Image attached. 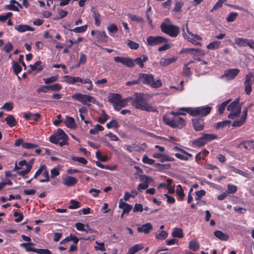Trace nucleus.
Here are the masks:
<instances>
[{
    "mask_svg": "<svg viewBox=\"0 0 254 254\" xmlns=\"http://www.w3.org/2000/svg\"><path fill=\"white\" fill-rule=\"evenodd\" d=\"M134 106L138 109L145 110L147 112H155L157 110L155 107L147 103L141 94H137L133 102Z\"/></svg>",
    "mask_w": 254,
    "mask_h": 254,
    "instance_id": "f257e3e1",
    "label": "nucleus"
},
{
    "mask_svg": "<svg viewBox=\"0 0 254 254\" xmlns=\"http://www.w3.org/2000/svg\"><path fill=\"white\" fill-rule=\"evenodd\" d=\"M139 83L149 85L154 88H158L162 86V83L160 79L154 80V76L151 74L140 73L139 74Z\"/></svg>",
    "mask_w": 254,
    "mask_h": 254,
    "instance_id": "f03ea898",
    "label": "nucleus"
},
{
    "mask_svg": "<svg viewBox=\"0 0 254 254\" xmlns=\"http://www.w3.org/2000/svg\"><path fill=\"white\" fill-rule=\"evenodd\" d=\"M161 31L172 37H176L180 32V28L174 25H173L170 20L166 18L161 24Z\"/></svg>",
    "mask_w": 254,
    "mask_h": 254,
    "instance_id": "7ed1b4c3",
    "label": "nucleus"
},
{
    "mask_svg": "<svg viewBox=\"0 0 254 254\" xmlns=\"http://www.w3.org/2000/svg\"><path fill=\"white\" fill-rule=\"evenodd\" d=\"M183 35L184 38L187 40L189 42L192 43L195 46H201V44L199 41L202 40V38L197 34H193L190 32L188 27V25L186 24L184 26L183 29Z\"/></svg>",
    "mask_w": 254,
    "mask_h": 254,
    "instance_id": "20e7f679",
    "label": "nucleus"
},
{
    "mask_svg": "<svg viewBox=\"0 0 254 254\" xmlns=\"http://www.w3.org/2000/svg\"><path fill=\"white\" fill-rule=\"evenodd\" d=\"M73 99L78 101L83 105L89 106V103L96 105L99 104V102L94 97L88 94H83L80 93H75L71 96Z\"/></svg>",
    "mask_w": 254,
    "mask_h": 254,
    "instance_id": "39448f33",
    "label": "nucleus"
},
{
    "mask_svg": "<svg viewBox=\"0 0 254 254\" xmlns=\"http://www.w3.org/2000/svg\"><path fill=\"white\" fill-rule=\"evenodd\" d=\"M191 116H205L209 114L211 108L209 106L199 107L196 108L189 107L187 108H183Z\"/></svg>",
    "mask_w": 254,
    "mask_h": 254,
    "instance_id": "423d86ee",
    "label": "nucleus"
},
{
    "mask_svg": "<svg viewBox=\"0 0 254 254\" xmlns=\"http://www.w3.org/2000/svg\"><path fill=\"white\" fill-rule=\"evenodd\" d=\"M241 105L239 103V99H236L228 105L227 110L230 112L228 115L229 119H233L239 115L241 111Z\"/></svg>",
    "mask_w": 254,
    "mask_h": 254,
    "instance_id": "0eeeda50",
    "label": "nucleus"
},
{
    "mask_svg": "<svg viewBox=\"0 0 254 254\" xmlns=\"http://www.w3.org/2000/svg\"><path fill=\"white\" fill-rule=\"evenodd\" d=\"M163 120L166 124L172 127L182 128L186 125L185 121L179 116H175L172 119L164 116Z\"/></svg>",
    "mask_w": 254,
    "mask_h": 254,
    "instance_id": "6e6552de",
    "label": "nucleus"
},
{
    "mask_svg": "<svg viewBox=\"0 0 254 254\" xmlns=\"http://www.w3.org/2000/svg\"><path fill=\"white\" fill-rule=\"evenodd\" d=\"M65 139H67V136L61 128L58 129L57 131L50 137V142L55 144H58L59 141Z\"/></svg>",
    "mask_w": 254,
    "mask_h": 254,
    "instance_id": "1a4fd4ad",
    "label": "nucleus"
},
{
    "mask_svg": "<svg viewBox=\"0 0 254 254\" xmlns=\"http://www.w3.org/2000/svg\"><path fill=\"white\" fill-rule=\"evenodd\" d=\"M240 70L237 68L226 70L224 74L221 76V78L226 80L234 79L239 73Z\"/></svg>",
    "mask_w": 254,
    "mask_h": 254,
    "instance_id": "9d476101",
    "label": "nucleus"
},
{
    "mask_svg": "<svg viewBox=\"0 0 254 254\" xmlns=\"http://www.w3.org/2000/svg\"><path fill=\"white\" fill-rule=\"evenodd\" d=\"M147 42L149 45L154 46L167 42V40L161 36L154 37L150 36L147 38Z\"/></svg>",
    "mask_w": 254,
    "mask_h": 254,
    "instance_id": "9b49d317",
    "label": "nucleus"
},
{
    "mask_svg": "<svg viewBox=\"0 0 254 254\" xmlns=\"http://www.w3.org/2000/svg\"><path fill=\"white\" fill-rule=\"evenodd\" d=\"M254 77V73L252 72L248 73L245 77L244 82L245 91L247 95H249L252 92V78Z\"/></svg>",
    "mask_w": 254,
    "mask_h": 254,
    "instance_id": "f8f14e48",
    "label": "nucleus"
},
{
    "mask_svg": "<svg viewBox=\"0 0 254 254\" xmlns=\"http://www.w3.org/2000/svg\"><path fill=\"white\" fill-rule=\"evenodd\" d=\"M141 179L144 182L139 184L138 186L137 189L139 191H141L143 190H145L148 187V182L150 180H151L149 177L143 175L141 177Z\"/></svg>",
    "mask_w": 254,
    "mask_h": 254,
    "instance_id": "ddd939ff",
    "label": "nucleus"
},
{
    "mask_svg": "<svg viewBox=\"0 0 254 254\" xmlns=\"http://www.w3.org/2000/svg\"><path fill=\"white\" fill-rule=\"evenodd\" d=\"M239 146L241 149L244 148L246 151L254 150V140L245 141L240 143Z\"/></svg>",
    "mask_w": 254,
    "mask_h": 254,
    "instance_id": "4468645a",
    "label": "nucleus"
},
{
    "mask_svg": "<svg viewBox=\"0 0 254 254\" xmlns=\"http://www.w3.org/2000/svg\"><path fill=\"white\" fill-rule=\"evenodd\" d=\"M77 183V180L71 176H67L63 179V184L66 186H73Z\"/></svg>",
    "mask_w": 254,
    "mask_h": 254,
    "instance_id": "2eb2a0df",
    "label": "nucleus"
},
{
    "mask_svg": "<svg viewBox=\"0 0 254 254\" xmlns=\"http://www.w3.org/2000/svg\"><path fill=\"white\" fill-rule=\"evenodd\" d=\"M153 229V226L150 223H147L140 227H137V231L145 234L149 233Z\"/></svg>",
    "mask_w": 254,
    "mask_h": 254,
    "instance_id": "dca6fc26",
    "label": "nucleus"
},
{
    "mask_svg": "<svg viewBox=\"0 0 254 254\" xmlns=\"http://www.w3.org/2000/svg\"><path fill=\"white\" fill-rule=\"evenodd\" d=\"M119 207L123 209V213H127L132 209V206L128 203L124 202L122 199H120Z\"/></svg>",
    "mask_w": 254,
    "mask_h": 254,
    "instance_id": "f3484780",
    "label": "nucleus"
},
{
    "mask_svg": "<svg viewBox=\"0 0 254 254\" xmlns=\"http://www.w3.org/2000/svg\"><path fill=\"white\" fill-rule=\"evenodd\" d=\"M96 37L98 42L106 43L108 40V36L104 31H97L96 32Z\"/></svg>",
    "mask_w": 254,
    "mask_h": 254,
    "instance_id": "a211bd4d",
    "label": "nucleus"
},
{
    "mask_svg": "<svg viewBox=\"0 0 254 254\" xmlns=\"http://www.w3.org/2000/svg\"><path fill=\"white\" fill-rule=\"evenodd\" d=\"M222 47L221 42L219 41H214L209 43L206 48L207 49L210 50H217Z\"/></svg>",
    "mask_w": 254,
    "mask_h": 254,
    "instance_id": "6ab92c4d",
    "label": "nucleus"
},
{
    "mask_svg": "<svg viewBox=\"0 0 254 254\" xmlns=\"http://www.w3.org/2000/svg\"><path fill=\"white\" fill-rule=\"evenodd\" d=\"M15 29L17 30L19 32H24L28 31H33L34 29L29 25L20 24L15 26Z\"/></svg>",
    "mask_w": 254,
    "mask_h": 254,
    "instance_id": "aec40b11",
    "label": "nucleus"
},
{
    "mask_svg": "<svg viewBox=\"0 0 254 254\" xmlns=\"http://www.w3.org/2000/svg\"><path fill=\"white\" fill-rule=\"evenodd\" d=\"M194 128L196 131H200L203 129L204 126L203 121L201 119H194L192 120Z\"/></svg>",
    "mask_w": 254,
    "mask_h": 254,
    "instance_id": "412c9836",
    "label": "nucleus"
},
{
    "mask_svg": "<svg viewBox=\"0 0 254 254\" xmlns=\"http://www.w3.org/2000/svg\"><path fill=\"white\" fill-rule=\"evenodd\" d=\"M121 96L119 94H110L108 96V100L109 102L114 104V108L117 106Z\"/></svg>",
    "mask_w": 254,
    "mask_h": 254,
    "instance_id": "4be33fe9",
    "label": "nucleus"
},
{
    "mask_svg": "<svg viewBox=\"0 0 254 254\" xmlns=\"http://www.w3.org/2000/svg\"><path fill=\"white\" fill-rule=\"evenodd\" d=\"M22 8V5L15 0H11L10 1V4L7 5L8 9L13 11H19L18 7Z\"/></svg>",
    "mask_w": 254,
    "mask_h": 254,
    "instance_id": "5701e85b",
    "label": "nucleus"
},
{
    "mask_svg": "<svg viewBox=\"0 0 254 254\" xmlns=\"http://www.w3.org/2000/svg\"><path fill=\"white\" fill-rule=\"evenodd\" d=\"M129 100L130 98H129L126 99H122V98H121L117 104V106H115L114 108L116 110L119 111L121 108L125 107L127 105Z\"/></svg>",
    "mask_w": 254,
    "mask_h": 254,
    "instance_id": "b1692460",
    "label": "nucleus"
},
{
    "mask_svg": "<svg viewBox=\"0 0 254 254\" xmlns=\"http://www.w3.org/2000/svg\"><path fill=\"white\" fill-rule=\"evenodd\" d=\"M64 123L65 126L68 128H73L76 127L74 119L72 117L67 116Z\"/></svg>",
    "mask_w": 254,
    "mask_h": 254,
    "instance_id": "393cba45",
    "label": "nucleus"
},
{
    "mask_svg": "<svg viewBox=\"0 0 254 254\" xmlns=\"http://www.w3.org/2000/svg\"><path fill=\"white\" fill-rule=\"evenodd\" d=\"M177 59L175 58H172L170 59H161L160 61V64L163 66H166L172 63L175 62Z\"/></svg>",
    "mask_w": 254,
    "mask_h": 254,
    "instance_id": "a878e982",
    "label": "nucleus"
},
{
    "mask_svg": "<svg viewBox=\"0 0 254 254\" xmlns=\"http://www.w3.org/2000/svg\"><path fill=\"white\" fill-rule=\"evenodd\" d=\"M214 235L216 237L222 241H227L229 239V236L221 231H216L214 232Z\"/></svg>",
    "mask_w": 254,
    "mask_h": 254,
    "instance_id": "bb28decb",
    "label": "nucleus"
},
{
    "mask_svg": "<svg viewBox=\"0 0 254 254\" xmlns=\"http://www.w3.org/2000/svg\"><path fill=\"white\" fill-rule=\"evenodd\" d=\"M126 149L129 152H131L133 151H140L141 150V148L140 147V146L135 144L133 143L130 145H127V146Z\"/></svg>",
    "mask_w": 254,
    "mask_h": 254,
    "instance_id": "cd10ccee",
    "label": "nucleus"
},
{
    "mask_svg": "<svg viewBox=\"0 0 254 254\" xmlns=\"http://www.w3.org/2000/svg\"><path fill=\"white\" fill-rule=\"evenodd\" d=\"M34 245L35 244L33 243H22L20 245V247L25 248L27 252H33L35 253L36 249L31 247V246Z\"/></svg>",
    "mask_w": 254,
    "mask_h": 254,
    "instance_id": "c85d7f7f",
    "label": "nucleus"
},
{
    "mask_svg": "<svg viewBox=\"0 0 254 254\" xmlns=\"http://www.w3.org/2000/svg\"><path fill=\"white\" fill-rule=\"evenodd\" d=\"M189 248L190 250L195 252L199 249V244L196 241L191 240L189 243Z\"/></svg>",
    "mask_w": 254,
    "mask_h": 254,
    "instance_id": "c756f323",
    "label": "nucleus"
},
{
    "mask_svg": "<svg viewBox=\"0 0 254 254\" xmlns=\"http://www.w3.org/2000/svg\"><path fill=\"white\" fill-rule=\"evenodd\" d=\"M235 43L239 47H246L247 39L242 38H236L235 39Z\"/></svg>",
    "mask_w": 254,
    "mask_h": 254,
    "instance_id": "7c9ffc66",
    "label": "nucleus"
},
{
    "mask_svg": "<svg viewBox=\"0 0 254 254\" xmlns=\"http://www.w3.org/2000/svg\"><path fill=\"white\" fill-rule=\"evenodd\" d=\"M202 136L206 143L217 138V135L215 134H204Z\"/></svg>",
    "mask_w": 254,
    "mask_h": 254,
    "instance_id": "2f4dec72",
    "label": "nucleus"
},
{
    "mask_svg": "<svg viewBox=\"0 0 254 254\" xmlns=\"http://www.w3.org/2000/svg\"><path fill=\"white\" fill-rule=\"evenodd\" d=\"M172 235L174 237L182 238L184 237L183 230L181 228H175L172 232Z\"/></svg>",
    "mask_w": 254,
    "mask_h": 254,
    "instance_id": "473e14b6",
    "label": "nucleus"
},
{
    "mask_svg": "<svg viewBox=\"0 0 254 254\" xmlns=\"http://www.w3.org/2000/svg\"><path fill=\"white\" fill-rule=\"evenodd\" d=\"M5 121L6 122L7 124L10 127H13L16 124V122L12 115H9L5 118Z\"/></svg>",
    "mask_w": 254,
    "mask_h": 254,
    "instance_id": "72a5a7b5",
    "label": "nucleus"
},
{
    "mask_svg": "<svg viewBox=\"0 0 254 254\" xmlns=\"http://www.w3.org/2000/svg\"><path fill=\"white\" fill-rule=\"evenodd\" d=\"M176 193L178 195L179 199L182 200L184 199L185 197V193L184 192V190L180 185H178L176 187Z\"/></svg>",
    "mask_w": 254,
    "mask_h": 254,
    "instance_id": "f704fd0d",
    "label": "nucleus"
},
{
    "mask_svg": "<svg viewBox=\"0 0 254 254\" xmlns=\"http://www.w3.org/2000/svg\"><path fill=\"white\" fill-rule=\"evenodd\" d=\"M193 144L197 147H201L204 146L206 143V141H204L203 136L194 140L193 141Z\"/></svg>",
    "mask_w": 254,
    "mask_h": 254,
    "instance_id": "c9c22d12",
    "label": "nucleus"
},
{
    "mask_svg": "<svg viewBox=\"0 0 254 254\" xmlns=\"http://www.w3.org/2000/svg\"><path fill=\"white\" fill-rule=\"evenodd\" d=\"M87 28L88 25H84L80 27H76L72 29H71L70 31L76 33H81L85 32L87 30Z\"/></svg>",
    "mask_w": 254,
    "mask_h": 254,
    "instance_id": "e433bc0d",
    "label": "nucleus"
},
{
    "mask_svg": "<svg viewBox=\"0 0 254 254\" xmlns=\"http://www.w3.org/2000/svg\"><path fill=\"white\" fill-rule=\"evenodd\" d=\"M83 84H87V85L85 86L86 89L88 91H91L93 89V85L92 83V81L88 78H84Z\"/></svg>",
    "mask_w": 254,
    "mask_h": 254,
    "instance_id": "4c0bfd02",
    "label": "nucleus"
},
{
    "mask_svg": "<svg viewBox=\"0 0 254 254\" xmlns=\"http://www.w3.org/2000/svg\"><path fill=\"white\" fill-rule=\"evenodd\" d=\"M237 190V187L234 185L229 184L227 185L226 192L227 194L234 193Z\"/></svg>",
    "mask_w": 254,
    "mask_h": 254,
    "instance_id": "58836bf2",
    "label": "nucleus"
},
{
    "mask_svg": "<svg viewBox=\"0 0 254 254\" xmlns=\"http://www.w3.org/2000/svg\"><path fill=\"white\" fill-rule=\"evenodd\" d=\"M168 233L165 231H162L159 233H156L155 237L158 240H164L168 237Z\"/></svg>",
    "mask_w": 254,
    "mask_h": 254,
    "instance_id": "ea45409f",
    "label": "nucleus"
},
{
    "mask_svg": "<svg viewBox=\"0 0 254 254\" xmlns=\"http://www.w3.org/2000/svg\"><path fill=\"white\" fill-rule=\"evenodd\" d=\"M12 66L13 68V71L15 74L17 75L21 72L22 67L17 62L13 61Z\"/></svg>",
    "mask_w": 254,
    "mask_h": 254,
    "instance_id": "a19ab883",
    "label": "nucleus"
},
{
    "mask_svg": "<svg viewBox=\"0 0 254 254\" xmlns=\"http://www.w3.org/2000/svg\"><path fill=\"white\" fill-rule=\"evenodd\" d=\"M70 205H69L68 208L70 209H77L80 207V204L79 202L74 199H71L70 201Z\"/></svg>",
    "mask_w": 254,
    "mask_h": 254,
    "instance_id": "79ce46f5",
    "label": "nucleus"
},
{
    "mask_svg": "<svg viewBox=\"0 0 254 254\" xmlns=\"http://www.w3.org/2000/svg\"><path fill=\"white\" fill-rule=\"evenodd\" d=\"M175 160V158L170 156L167 154H163L160 160L161 162H164L165 161L173 162Z\"/></svg>",
    "mask_w": 254,
    "mask_h": 254,
    "instance_id": "37998d69",
    "label": "nucleus"
},
{
    "mask_svg": "<svg viewBox=\"0 0 254 254\" xmlns=\"http://www.w3.org/2000/svg\"><path fill=\"white\" fill-rule=\"evenodd\" d=\"M58 79V75H54L50 77L44 78L43 80L46 84H49L57 81Z\"/></svg>",
    "mask_w": 254,
    "mask_h": 254,
    "instance_id": "c03bdc74",
    "label": "nucleus"
},
{
    "mask_svg": "<svg viewBox=\"0 0 254 254\" xmlns=\"http://www.w3.org/2000/svg\"><path fill=\"white\" fill-rule=\"evenodd\" d=\"M124 64L129 67H132L134 65V60L129 57H125Z\"/></svg>",
    "mask_w": 254,
    "mask_h": 254,
    "instance_id": "a18cd8bd",
    "label": "nucleus"
},
{
    "mask_svg": "<svg viewBox=\"0 0 254 254\" xmlns=\"http://www.w3.org/2000/svg\"><path fill=\"white\" fill-rule=\"evenodd\" d=\"M104 129V127L100 125H96L94 128H92L90 130L89 132L91 134H96L99 131H102Z\"/></svg>",
    "mask_w": 254,
    "mask_h": 254,
    "instance_id": "49530a36",
    "label": "nucleus"
},
{
    "mask_svg": "<svg viewBox=\"0 0 254 254\" xmlns=\"http://www.w3.org/2000/svg\"><path fill=\"white\" fill-rule=\"evenodd\" d=\"M107 29L110 33V35L112 36V33H114L117 32L118 29L117 26L114 24H111L107 26Z\"/></svg>",
    "mask_w": 254,
    "mask_h": 254,
    "instance_id": "de8ad7c7",
    "label": "nucleus"
},
{
    "mask_svg": "<svg viewBox=\"0 0 254 254\" xmlns=\"http://www.w3.org/2000/svg\"><path fill=\"white\" fill-rule=\"evenodd\" d=\"M230 100H227L224 102H223L219 106L218 108V111L220 114H222L223 113L224 111L226 108V107L228 105V104L230 103Z\"/></svg>",
    "mask_w": 254,
    "mask_h": 254,
    "instance_id": "09e8293b",
    "label": "nucleus"
},
{
    "mask_svg": "<svg viewBox=\"0 0 254 254\" xmlns=\"http://www.w3.org/2000/svg\"><path fill=\"white\" fill-rule=\"evenodd\" d=\"M175 156L177 158L183 161H188L189 160V157H190L186 154H183L181 152L176 153L175 154Z\"/></svg>",
    "mask_w": 254,
    "mask_h": 254,
    "instance_id": "8fccbe9b",
    "label": "nucleus"
},
{
    "mask_svg": "<svg viewBox=\"0 0 254 254\" xmlns=\"http://www.w3.org/2000/svg\"><path fill=\"white\" fill-rule=\"evenodd\" d=\"M42 175L43 177V179L40 180V182H47L49 181V172L47 170L46 168L44 170Z\"/></svg>",
    "mask_w": 254,
    "mask_h": 254,
    "instance_id": "3c124183",
    "label": "nucleus"
},
{
    "mask_svg": "<svg viewBox=\"0 0 254 254\" xmlns=\"http://www.w3.org/2000/svg\"><path fill=\"white\" fill-rule=\"evenodd\" d=\"M50 90L52 91H59L62 89V86L59 83L49 85Z\"/></svg>",
    "mask_w": 254,
    "mask_h": 254,
    "instance_id": "603ef678",
    "label": "nucleus"
},
{
    "mask_svg": "<svg viewBox=\"0 0 254 254\" xmlns=\"http://www.w3.org/2000/svg\"><path fill=\"white\" fill-rule=\"evenodd\" d=\"M142 162L148 165H152L154 163V160L149 158L147 155H144L142 159Z\"/></svg>",
    "mask_w": 254,
    "mask_h": 254,
    "instance_id": "864d4df0",
    "label": "nucleus"
},
{
    "mask_svg": "<svg viewBox=\"0 0 254 254\" xmlns=\"http://www.w3.org/2000/svg\"><path fill=\"white\" fill-rule=\"evenodd\" d=\"M63 82L67 83L69 84H73V76L70 75H64L63 77Z\"/></svg>",
    "mask_w": 254,
    "mask_h": 254,
    "instance_id": "5fc2aeb1",
    "label": "nucleus"
},
{
    "mask_svg": "<svg viewBox=\"0 0 254 254\" xmlns=\"http://www.w3.org/2000/svg\"><path fill=\"white\" fill-rule=\"evenodd\" d=\"M118 126L119 125L117 121L114 120H112L106 125V127L108 128H117Z\"/></svg>",
    "mask_w": 254,
    "mask_h": 254,
    "instance_id": "6e6d98bb",
    "label": "nucleus"
},
{
    "mask_svg": "<svg viewBox=\"0 0 254 254\" xmlns=\"http://www.w3.org/2000/svg\"><path fill=\"white\" fill-rule=\"evenodd\" d=\"M93 17L95 20V25L99 26L100 25V16L99 13L96 11H93Z\"/></svg>",
    "mask_w": 254,
    "mask_h": 254,
    "instance_id": "4d7b16f0",
    "label": "nucleus"
},
{
    "mask_svg": "<svg viewBox=\"0 0 254 254\" xmlns=\"http://www.w3.org/2000/svg\"><path fill=\"white\" fill-rule=\"evenodd\" d=\"M41 64V61H39L34 63V64H31L30 67L32 70H35L36 69H38V70L40 71L43 69L42 66H40L38 67V66L40 65Z\"/></svg>",
    "mask_w": 254,
    "mask_h": 254,
    "instance_id": "13d9d810",
    "label": "nucleus"
},
{
    "mask_svg": "<svg viewBox=\"0 0 254 254\" xmlns=\"http://www.w3.org/2000/svg\"><path fill=\"white\" fill-rule=\"evenodd\" d=\"M231 123V121L228 120H225L222 122H219L217 124L216 127L217 128H221L224 127L229 125Z\"/></svg>",
    "mask_w": 254,
    "mask_h": 254,
    "instance_id": "bf43d9fd",
    "label": "nucleus"
},
{
    "mask_svg": "<svg viewBox=\"0 0 254 254\" xmlns=\"http://www.w3.org/2000/svg\"><path fill=\"white\" fill-rule=\"evenodd\" d=\"M238 16V13L236 12H231L227 17V21L229 22L234 21Z\"/></svg>",
    "mask_w": 254,
    "mask_h": 254,
    "instance_id": "052dcab7",
    "label": "nucleus"
},
{
    "mask_svg": "<svg viewBox=\"0 0 254 254\" xmlns=\"http://www.w3.org/2000/svg\"><path fill=\"white\" fill-rule=\"evenodd\" d=\"M226 1L227 0H219L213 7L211 11H214L217 10V9L220 8L221 7H222L223 3Z\"/></svg>",
    "mask_w": 254,
    "mask_h": 254,
    "instance_id": "680f3d73",
    "label": "nucleus"
},
{
    "mask_svg": "<svg viewBox=\"0 0 254 254\" xmlns=\"http://www.w3.org/2000/svg\"><path fill=\"white\" fill-rule=\"evenodd\" d=\"M245 121H246V119H245L244 118H243L242 117H241V118L239 120L235 121L233 122V126L237 127H240L242 125L244 124Z\"/></svg>",
    "mask_w": 254,
    "mask_h": 254,
    "instance_id": "e2e57ef3",
    "label": "nucleus"
},
{
    "mask_svg": "<svg viewBox=\"0 0 254 254\" xmlns=\"http://www.w3.org/2000/svg\"><path fill=\"white\" fill-rule=\"evenodd\" d=\"M206 193V191L204 190H201L195 192L196 197L195 199L198 201L202 196H204Z\"/></svg>",
    "mask_w": 254,
    "mask_h": 254,
    "instance_id": "0e129e2a",
    "label": "nucleus"
},
{
    "mask_svg": "<svg viewBox=\"0 0 254 254\" xmlns=\"http://www.w3.org/2000/svg\"><path fill=\"white\" fill-rule=\"evenodd\" d=\"M46 166L45 165H41L40 168L38 169V170L36 172L33 178L35 179L38 177L41 174H42L43 171L46 169Z\"/></svg>",
    "mask_w": 254,
    "mask_h": 254,
    "instance_id": "69168bd1",
    "label": "nucleus"
},
{
    "mask_svg": "<svg viewBox=\"0 0 254 254\" xmlns=\"http://www.w3.org/2000/svg\"><path fill=\"white\" fill-rule=\"evenodd\" d=\"M1 109H4L7 111H10L13 109V103L11 102L5 103Z\"/></svg>",
    "mask_w": 254,
    "mask_h": 254,
    "instance_id": "338daca9",
    "label": "nucleus"
},
{
    "mask_svg": "<svg viewBox=\"0 0 254 254\" xmlns=\"http://www.w3.org/2000/svg\"><path fill=\"white\" fill-rule=\"evenodd\" d=\"M35 253L38 254H51V251L48 249H36Z\"/></svg>",
    "mask_w": 254,
    "mask_h": 254,
    "instance_id": "774afa93",
    "label": "nucleus"
}]
</instances>
